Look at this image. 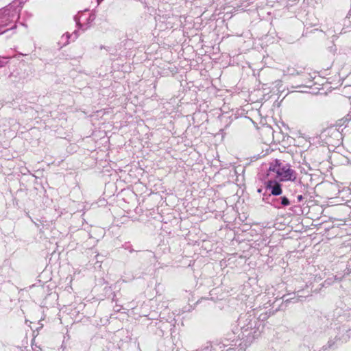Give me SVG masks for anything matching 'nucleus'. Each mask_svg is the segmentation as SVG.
Wrapping results in <instances>:
<instances>
[{"mask_svg":"<svg viewBox=\"0 0 351 351\" xmlns=\"http://www.w3.org/2000/svg\"><path fill=\"white\" fill-rule=\"evenodd\" d=\"M96 1H97V4H99V3H100V0H96Z\"/></svg>","mask_w":351,"mask_h":351,"instance_id":"nucleus-18","label":"nucleus"},{"mask_svg":"<svg viewBox=\"0 0 351 351\" xmlns=\"http://www.w3.org/2000/svg\"><path fill=\"white\" fill-rule=\"evenodd\" d=\"M328 135H330V136H333L335 137H339L341 136L340 133L339 132V131H337L336 129L335 128H328V129H326L325 130L324 132H322L321 136H322V138H324Z\"/></svg>","mask_w":351,"mask_h":351,"instance_id":"nucleus-6","label":"nucleus"},{"mask_svg":"<svg viewBox=\"0 0 351 351\" xmlns=\"http://www.w3.org/2000/svg\"><path fill=\"white\" fill-rule=\"evenodd\" d=\"M73 34L74 35L73 40H75L78 37V32L75 30L73 32Z\"/></svg>","mask_w":351,"mask_h":351,"instance_id":"nucleus-10","label":"nucleus"},{"mask_svg":"<svg viewBox=\"0 0 351 351\" xmlns=\"http://www.w3.org/2000/svg\"><path fill=\"white\" fill-rule=\"evenodd\" d=\"M20 55H21V56H26V54H23V53H20Z\"/></svg>","mask_w":351,"mask_h":351,"instance_id":"nucleus-19","label":"nucleus"},{"mask_svg":"<svg viewBox=\"0 0 351 351\" xmlns=\"http://www.w3.org/2000/svg\"><path fill=\"white\" fill-rule=\"evenodd\" d=\"M298 201H301L302 199V195H298Z\"/></svg>","mask_w":351,"mask_h":351,"instance_id":"nucleus-11","label":"nucleus"},{"mask_svg":"<svg viewBox=\"0 0 351 351\" xmlns=\"http://www.w3.org/2000/svg\"><path fill=\"white\" fill-rule=\"evenodd\" d=\"M227 351H234V349H232V348H230V349H228Z\"/></svg>","mask_w":351,"mask_h":351,"instance_id":"nucleus-15","label":"nucleus"},{"mask_svg":"<svg viewBox=\"0 0 351 351\" xmlns=\"http://www.w3.org/2000/svg\"><path fill=\"white\" fill-rule=\"evenodd\" d=\"M263 325L252 311L240 315L232 332L243 340L246 346L251 345L263 332Z\"/></svg>","mask_w":351,"mask_h":351,"instance_id":"nucleus-1","label":"nucleus"},{"mask_svg":"<svg viewBox=\"0 0 351 351\" xmlns=\"http://www.w3.org/2000/svg\"><path fill=\"white\" fill-rule=\"evenodd\" d=\"M300 298H302V296H299V298H298L296 301L302 300L300 299Z\"/></svg>","mask_w":351,"mask_h":351,"instance_id":"nucleus-16","label":"nucleus"},{"mask_svg":"<svg viewBox=\"0 0 351 351\" xmlns=\"http://www.w3.org/2000/svg\"><path fill=\"white\" fill-rule=\"evenodd\" d=\"M263 200L267 203L270 204L273 206L277 208H280L283 206H287L290 204V202L285 196L280 197H270V195H266L263 194Z\"/></svg>","mask_w":351,"mask_h":351,"instance_id":"nucleus-4","label":"nucleus"},{"mask_svg":"<svg viewBox=\"0 0 351 351\" xmlns=\"http://www.w3.org/2000/svg\"><path fill=\"white\" fill-rule=\"evenodd\" d=\"M267 176L274 177L281 182L295 181L297 173L291 168L289 164L276 159L269 164Z\"/></svg>","mask_w":351,"mask_h":351,"instance_id":"nucleus-2","label":"nucleus"},{"mask_svg":"<svg viewBox=\"0 0 351 351\" xmlns=\"http://www.w3.org/2000/svg\"><path fill=\"white\" fill-rule=\"evenodd\" d=\"M265 194L269 193L267 195L278 196L282 193L281 184L275 180H273L272 177L265 182Z\"/></svg>","mask_w":351,"mask_h":351,"instance_id":"nucleus-5","label":"nucleus"},{"mask_svg":"<svg viewBox=\"0 0 351 351\" xmlns=\"http://www.w3.org/2000/svg\"><path fill=\"white\" fill-rule=\"evenodd\" d=\"M84 14H82L80 16L79 20H82V17L84 16Z\"/></svg>","mask_w":351,"mask_h":351,"instance_id":"nucleus-12","label":"nucleus"},{"mask_svg":"<svg viewBox=\"0 0 351 351\" xmlns=\"http://www.w3.org/2000/svg\"><path fill=\"white\" fill-rule=\"evenodd\" d=\"M95 19V16L93 14H89L88 19V23H91Z\"/></svg>","mask_w":351,"mask_h":351,"instance_id":"nucleus-9","label":"nucleus"},{"mask_svg":"<svg viewBox=\"0 0 351 351\" xmlns=\"http://www.w3.org/2000/svg\"><path fill=\"white\" fill-rule=\"evenodd\" d=\"M11 56H0V68L5 66L8 63V60Z\"/></svg>","mask_w":351,"mask_h":351,"instance_id":"nucleus-7","label":"nucleus"},{"mask_svg":"<svg viewBox=\"0 0 351 351\" xmlns=\"http://www.w3.org/2000/svg\"><path fill=\"white\" fill-rule=\"evenodd\" d=\"M73 36V34H70L69 33H66L65 34H64L62 36V40H65V42L64 43V45H66L67 44H69V39Z\"/></svg>","mask_w":351,"mask_h":351,"instance_id":"nucleus-8","label":"nucleus"},{"mask_svg":"<svg viewBox=\"0 0 351 351\" xmlns=\"http://www.w3.org/2000/svg\"><path fill=\"white\" fill-rule=\"evenodd\" d=\"M21 9L15 3H12L0 10V34L12 29L19 18Z\"/></svg>","mask_w":351,"mask_h":351,"instance_id":"nucleus-3","label":"nucleus"},{"mask_svg":"<svg viewBox=\"0 0 351 351\" xmlns=\"http://www.w3.org/2000/svg\"><path fill=\"white\" fill-rule=\"evenodd\" d=\"M262 190H263L262 189H258L257 191H258V193H261L262 192Z\"/></svg>","mask_w":351,"mask_h":351,"instance_id":"nucleus-13","label":"nucleus"},{"mask_svg":"<svg viewBox=\"0 0 351 351\" xmlns=\"http://www.w3.org/2000/svg\"><path fill=\"white\" fill-rule=\"evenodd\" d=\"M332 143V142L329 140L326 141V143Z\"/></svg>","mask_w":351,"mask_h":351,"instance_id":"nucleus-17","label":"nucleus"},{"mask_svg":"<svg viewBox=\"0 0 351 351\" xmlns=\"http://www.w3.org/2000/svg\"><path fill=\"white\" fill-rule=\"evenodd\" d=\"M77 25H79V26H80V27H82V25L80 24V21H77Z\"/></svg>","mask_w":351,"mask_h":351,"instance_id":"nucleus-14","label":"nucleus"}]
</instances>
